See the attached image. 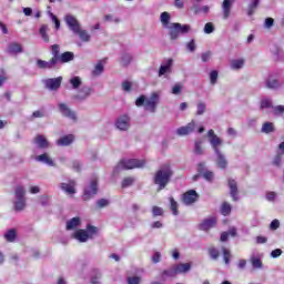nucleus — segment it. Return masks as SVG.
Wrapping results in <instances>:
<instances>
[{
  "instance_id": "nucleus-29",
  "label": "nucleus",
  "mask_w": 284,
  "mask_h": 284,
  "mask_svg": "<svg viewBox=\"0 0 284 284\" xmlns=\"http://www.w3.org/2000/svg\"><path fill=\"white\" fill-rule=\"evenodd\" d=\"M171 19H172V16H170L169 12L164 11L161 13L160 21H161L163 28H169Z\"/></svg>"
},
{
  "instance_id": "nucleus-14",
  "label": "nucleus",
  "mask_w": 284,
  "mask_h": 284,
  "mask_svg": "<svg viewBox=\"0 0 284 284\" xmlns=\"http://www.w3.org/2000/svg\"><path fill=\"white\" fill-rule=\"evenodd\" d=\"M115 125L118 130H121L122 132H125L130 128V116L128 115H121L118 118Z\"/></svg>"
},
{
  "instance_id": "nucleus-64",
  "label": "nucleus",
  "mask_w": 284,
  "mask_h": 284,
  "mask_svg": "<svg viewBox=\"0 0 284 284\" xmlns=\"http://www.w3.org/2000/svg\"><path fill=\"white\" fill-rule=\"evenodd\" d=\"M273 110H274V114H276V115L284 114V105L273 106Z\"/></svg>"
},
{
  "instance_id": "nucleus-36",
  "label": "nucleus",
  "mask_w": 284,
  "mask_h": 284,
  "mask_svg": "<svg viewBox=\"0 0 284 284\" xmlns=\"http://www.w3.org/2000/svg\"><path fill=\"white\" fill-rule=\"evenodd\" d=\"M196 108H197V110L195 112L196 116H203V114H205V112L207 110V104H205V102H199L196 104Z\"/></svg>"
},
{
  "instance_id": "nucleus-33",
  "label": "nucleus",
  "mask_w": 284,
  "mask_h": 284,
  "mask_svg": "<svg viewBox=\"0 0 284 284\" xmlns=\"http://www.w3.org/2000/svg\"><path fill=\"white\" fill-rule=\"evenodd\" d=\"M260 3H261V0H251L248 4V11H247L248 17H252V14L256 12V8H258Z\"/></svg>"
},
{
  "instance_id": "nucleus-41",
  "label": "nucleus",
  "mask_w": 284,
  "mask_h": 284,
  "mask_svg": "<svg viewBox=\"0 0 284 284\" xmlns=\"http://www.w3.org/2000/svg\"><path fill=\"white\" fill-rule=\"evenodd\" d=\"M16 200H26V189L23 186L16 187Z\"/></svg>"
},
{
  "instance_id": "nucleus-23",
  "label": "nucleus",
  "mask_w": 284,
  "mask_h": 284,
  "mask_svg": "<svg viewBox=\"0 0 284 284\" xmlns=\"http://www.w3.org/2000/svg\"><path fill=\"white\" fill-rule=\"evenodd\" d=\"M50 48L52 54L51 59L59 65V59L61 57V47L59 44H53Z\"/></svg>"
},
{
  "instance_id": "nucleus-9",
  "label": "nucleus",
  "mask_w": 284,
  "mask_h": 284,
  "mask_svg": "<svg viewBox=\"0 0 284 284\" xmlns=\"http://www.w3.org/2000/svg\"><path fill=\"white\" fill-rule=\"evenodd\" d=\"M92 94V88L83 85L80 88L77 94L73 95L75 101H85Z\"/></svg>"
},
{
  "instance_id": "nucleus-34",
  "label": "nucleus",
  "mask_w": 284,
  "mask_h": 284,
  "mask_svg": "<svg viewBox=\"0 0 284 284\" xmlns=\"http://www.w3.org/2000/svg\"><path fill=\"white\" fill-rule=\"evenodd\" d=\"M176 274H178V273H176V268H175V266L173 265L171 268L163 271V273H162V278H163V280H165V278H172V277L176 276Z\"/></svg>"
},
{
  "instance_id": "nucleus-46",
  "label": "nucleus",
  "mask_w": 284,
  "mask_h": 284,
  "mask_svg": "<svg viewBox=\"0 0 284 284\" xmlns=\"http://www.w3.org/2000/svg\"><path fill=\"white\" fill-rule=\"evenodd\" d=\"M270 108H274L272 105V100L268 99V98L262 99V101H261V110H266V109H270Z\"/></svg>"
},
{
  "instance_id": "nucleus-28",
  "label": "nucleus",
  "mask_w": 284,
  "mask_h": 284,
  "mask_svg": "<svg viewBox=\"0 0 284 284\" xmlns=\"http://www.w3.org/2000/svg\"><path fill=\"white\" fill-rule=\"evenodd\" d=\"M70 61H74V53L67 51L60 54L59 63H70Z\"/></svg>"
},
{
  "instance_id": "nucleus-30",
  "label": "nucleus",
  "mask_w": 284,
  "mask_h": 284,
  "mask_svg": "<svg viewBox=\"0 0 284 284\" xmlns=\"http://www.w3.org/2000/svg\"><path fill=\"white\" fill-rule=\"evenodd\" d=\"M4 239L8 243H14L17 240V230L11 229L4 233Z\"/></svg>"
},
{
  "instance_id": "nucleus-10",
  "label": "nucleus",
  "mask_w": 284,
  "mask_h": 284,
  "mask_svg": "<svg viewBox=\"0 0 284 284\" xmlns=\"http://www.w3.org/2000/svg\"><path fill=\"white\" fill-rule=\"evenodd\" d=\"M195 129H196V122H194V120H192L186 125L179 128L176 130V134L179 136H187V134H192V132H194Z\"/></svg>"
},
{
  "instance_id": "nucleus-3",
  "label": "nucleus",
  "mask_w": 284,
  "mask_h": 284,
  "mask_svg": "<svg viewBox=\"0 0 284 284\" xmlns=\"http://www.w3.org/2000/svg\"><path fill=\"white\" fill-rule=\"evenodd\" d=\"M159 103H161V92L151 93L150 98H145V95H141L136 99L135 105L138 108L144 106L146 112H151L154 114L156 112V108H159Z\"/></svg>"
},
{
  "instance_id": "nucleus-7",
  "label": "nucleus",
  "mask_w": 284,
  "mask_h": 284,
  "mask_svg": "<svg viewBox=\"0 0 284 284\" xmlns=\"http://www.w3.org/2000/svg\"><path fill=\"white\" fill-rule=\"evenodd\" d=\"M64 21H65L68 28L71 30V32H73V34H75V32H79V29L81 28V23L79 22L77 17H74L72 14H67L64 17Z\"/></svg>"
},
{
  "instance_id": "nucleus-20",
  "label": "nucleus",
  "mask_w": 284,
  "mask_h": 284,
  "mask_svg": "<svg viewBox=\"0 0 284 284\" xmlns=\"http://www.w3.org/2000/svg\"><path fill=\"white\" fill-rule=\"evenodd\" d=\"M173 266L175 267L176 274H186V272H190L192 270V264L190 263H180Z\"/></svg>"
},
{
  "instance_id": "nucleus-37",
  "label": "nucleus",
  "mask_w": 284,
  "mask_h": 284,
  "mask_svg": "<svg viewBox=\"0 0 284 284\" xmlns=\"http://www.w3.org/2000/svg\"><path fill=\"white\" fill-rule=\"evenodd\" d=\"M245 65V60L243 59H237V60H232L231 61V68L232 70H241Z\"/></svg>"
},
{
  "instance_id": "nucleus-6",
  "label": "nucleus",
  "mask_w": 284,
  "mask_h": 284,
  "mask_svg": "<svg viewBox=\"0 0 284 284\" xmlns=\"http://www.w3.org/2000/svg\"><path fill=\"white\" fill-rule=\"evenodd\" d=\"M99 192V180L97 178L92 179L84 187V192L82 195L83 201H90L93 196H97V193Z\"/></svg>"
},
{
  "instance_id": "nucleus-5",
  "label": "nucleus",
  "mask_w": 284,
  "mask_h": 284,
  "mask_svg": "<svg viewBox=\"0 0 284 284\" xmlns=\"http://www.w3.org/2000/svg\"><path fill=\"white\" fill-rule=\"evenodd\" d=\"M145 160L139 159H129V160H121L120 163L116 165L115 170H134L136 168H144Z\"/></svg>"
},
{
  "instance_id": "nucleus-42",
  "label": "nucleus",
  "mask_w": 284,
  "mask_h": 284,
  "mask_svg": "<svg viewBox=\"0 0 284 284\" xmlns=\"http://www.w3.org/2000/svg\"><path fill=\"white\" fill-rule=\"evenodd\" d=\"M120 63L121 65H124V67L130 65V63H132V54L130 53L122 54Z\"/></svg>"
},
{
  "instance_id": "nucleus-35",
  "label": "nucleus",
  "mask_w": 284,
  "mask_h": 284,
  "mask_svg": "<svg viewBox=\"0 0 284 284\" xmlns=\"http://www.w3.org/2000/svg\"><path fill=\"white\" fill-rule=\"evenodd\" d=\"M274 130H276L274 128V123H272V122H264L263 125H262V130L261 131L264 134H271V132H274Z\"/></svg>"
},
{
  "instance_id": "nucleus-56",
  "label": "nucleus",
  "mask_w": 284,
  "mask_h": 284,
  "mask_svg": "<svg viewBox=\"0 0 284 284\" xmlns=\"http://www.w3.org/2000/svg\"><path fill=\"white\" fill-rule=\"evenodd\" d=\"M152 214L153 216H163V209L161 206H153Z\"/></svg>"
},
{
  "instance_id": "nucleus-54",
  "label": "nucleus",
  "mask_w": 284,
  "mask_h": 284,
  "mask_svg": "<svg viewBox=\"0 0 284 284\" xmlns=\"http://www.w3.org/2000/svg\"><path fill=\"white\" fill-rule=\"evenodd\" d=\"M134 178H124L122 181V187H130V185L134 184Z\"/></svg>"
},
{
  "instance_id": "nucleus-61",
  "label": "nucleus",
  "mask_w": 284,
  "mask_h": 284,
  "mask_svg": "<svg viewBox=\"0 0 284 284\" xmlns=\"http://www.w3.org/2000/svg\"><path fill=\"white\" fill-rule=\"evenodd\" d=\"M104 21H113L114 23H120L121 19L114 18V16L112 14H106L104 16Z\"/></svg>"
},
{
  "instance_id": "nucleus-24",
  "label": "nucleus",
  "mask_w": 284,
  "mask_h": 284,
  "mask_svg": "<svg viewBox=\"0 0 284 284\" xmlns=\"http://www.w3.org/2000/svg\"><path fill=\"white\" fill-rule=\"evenodd\" d=\"M266 88H268L270 90H278V88H281V82L274 78V77H270L267 80H266Z\"/></svg>"
},
{
  "instance_id": "nucleus-25",
  "label": "nucleus",
  "mask_w": 284,
  "mask_h": 284,
  "mask_svg": "<svg viewBox=\"0 0 284 284\" xmlns=\"http://www.w3.org/2000/svg\"><path fill=\"white\" fill-rule=\"evenodd\" d=\"M36 161H39L40 163H45V165H50V168H54V161L51 160L48 153L36 156Z\"/></svg>"
},
{
  "instance_id": "nucleus-38",
  "label": "nucleus",
  "mask_w": 284,
  "mask_h": 284,
  "mask_svg": "<svg viewBox=\"0 0 284 284\" xmlns=\"http://www.w3.org/2000/svg\"><path fill=\"white\" fill-rule=\"evenodd\" d=\"M40 36L43 39V41H45V43L50 42V37L48 36V26L47 24H42L40 27Z\"/></svg>"
},
{
  "instance_id": "nucleus-15",
  "label": "nucleus",
  "mask_w": 284,
  "mask_h": 284,
  "mask_svg": "<svg viewBox=\"0 0 284 284\" xmlns=\"http://www.w3.org/2000/svg\"><path fill=\"white\" fill-rule=\"evenodd\" d=\"M229 187L233 201H239V184L234 179H229Z\"/></svg>"
},
{
  "instance_id": "nucleus-44",
  "label": "nucleus",
  "mask_w": 284,
  "mask_h": 284,
  "mask_svg": "<svg viewBox=\"0 0 284 284\" xmlns=\"http://www.w3.org/2000/svg\"><path fill=\"white\" fill-rule=\"evenodd\" d=\"M231 212L232 205H230V203L227 202H224L221 207V213L223 214V216H230Z\"/></svg>"
},
{
  "instance_id": "nucleus-63",
  "label": "nucleus",
  "mask_w": 284,
  "mask_h": 284,
  "mask_svg": "<svg viewBox=\"0 0 284 284\" xmlns=\"http://www.w3.org/2000/svg\"><path fill=\"white\" fill-rule=\"evenodd\" d=\"M197 172L200 174H203V172H207V168L205 166V162H200L197 164Z\"/></svg>"
},
{
  "instance_id": "nucleus-57",
  "label": "nucleus",
  "mask_w": 284,
  "mask_h": 284,
  "mask_svg": "<svg viewBox=\"0 0 284 284\" xmlns=\"http://www.w3.org/2000/svg\"><path fill=\"white\" fill-rule=\"evenodd\" d=\"M183 90V84L175 83L172 88V94H181V91Z\"/></svg>"
},
{
  "instance_id": "nucleus-1",
  "label": "nucleus",
  "mask_w": 284,
  "mask_h": 284,
  "mask_svg": "<svg viewBox=\"0 0 284 284\" xmlns=\"http://www.w3.org/2000/svg\"><path fill=\"white\" fill-rule=\"evenodd\" d=\"M207 136L210 145L216 156V166L220 168V170H225L227 168V159L225 158V154H223V152L221 151V148L223 146V139L216 135V133H214V130L212 129L209 130Z\"/></svg>"
},
{
  "instance_id": "nucleus-31",
  "label": "nucleus",
  "mask_w": 284,
  "mask_h": 284,
  "mask_svg": "<svg viewBox=\"0 0 284 284\" xmlns=\"http://www.w3.org/2000/svg\"><path fill=\"white\" fill-rule=\"evenodd\" d=\"M69 83L72 87V90H79L83 83L80 77H73L69 80Z\"/></svg>"
},
{
  "instance_id": "nucleus-62",
  "label": "nucleus",
  "mask_w": 284,
  "mask_h": 284,
  "mask_svg": "<svg viewBox=\"0 0 284 284\" xmlns=\"http://www.w3.org/2000/svg\"><path fill=\"white\" fill-rule=\"evenodd\" d=\"M122 90L124 92H130V90H132V83L130 81H124L122 83Z\"/></svg>"
},
{
  "instance_id": "nucleus-12",
  "label": "nucleus",
  "mask_w": 284,
  "mask_h": 284,
  "mask_svg": "<svg viewBox=\"0 0 284 284\" xmlns=\"http://www.w3.org/2000/svg\"><path fill=\"white\" fill-rule=\"evenodd\" d=\"M199 201V193L194 190H190L189 192L184 193L183 195V203L184 205H192V203H196Z\"/></svg>"
},
{
  "instance_id": "nucleus-26",
  "label": "nucleus",
  "mask_w": 284,
  "mask_h": 284,
  "mask_svg": "<svg viewBox=\"0 0 284 284\" xmlns=\"http://www.w3.org/2000/svg\"><path fill=\"white\" fill-rule=\"evenodd\" d=\"M73 141H74V135L72 134L64 135L57 141V145H60V146L71 145Z\"/></svg>"
},
{
  "instance_id": "nucleus-22",
  "label": "nucleus",
  "mask_w": 284,
  "mask_h": 284,
  "mask_svg": "<svg viewBox=\"0 0 284 284\" xmlns=\"http://www.w3.org/2000/svg\"><path fill=\"white\" fill-rule=\"evenodd\" d=\"M73 237L77 239L80 243H87L88 239H90V234H88V231L85 230H78Z\"/></svg>"
},
{
  "instance_id": "nucleus-2",
  "label": "nucleus",
  "mask_w": 284,
  "mask_h": 284,
  "mask_svg": "<svg viewBox=\"0 0 284 284\" xmlns=\"http://www.w3.org/2000/svg\"><path fill=\"white\" fill-rule=\"evenodd\" d=\"M174 172L170 168V164L162 165L154 174L153 176V183L154 185H158V192H161V190H165L168 187V184L172 180Z\"/></svg>"
},
{
  "instance_id": "nucleus-27",
  "label": "nucleus",
  "mask_w": 284,
  "mask_h": 284,
  "mask_svg": "<svg viewBox=\"0 0 284 284\" xmlns=\"http://www.w3.org/2000/svg\"><path fill=\"white\" fill-rule=\"evenodd\" d=\"M172 59H169L165 64H162L159 70V77H163V74H168V72H172Z\"/></svg>"
},
{
  "instance_id": "nucleus-59",
  "label": "nucleus",
  "mask_w": 284,
  "mask_h": 284,
  "mask_svg": "<svg viewBox=\"0 0 284 284\" xmlns=\"http://www.w3.org/2000/svg\"><path fill=\"white\" fill-rule=\"evenodd\" d=\"M87 234H89V239H92V236H94V234H97V227L89 225L87 227Z\"/></svg>"
},
{
  "instance_id": "nucleus-58",
  "label": "nucleus",
  "mask_w": 284,
  "mask_h": 284,
  "mask_svg": "<svg viewBox=\"0 0 284 284\" xmlns=\"http://www.w3.org/2000/svg\"><path fill=\"white\" fill-rule=\"evenodd\" d=\"M97 205L98 207H108V205H110V201L105 199H100L97 201Z\"/></svg>"
},
{
  "instance_id": "nucleus-53",
  "label": "nucleus",
  "mask_w": 284,
  "mask_h": 284,
  "mask_svg": "<svg viewBox=\"0 0 284 284\" xmlns=\"http://www.w3.org/2000/svg\"><path fill=\"white\" fill-rule=\"evenodd\" d=\"M202 176L203 179H205V181H209L210 183L214 181V173L212 171L203 172Z\"/></svg>"
},
{
  "instance_id": "nucleus-50",
  "label": "nucleus",
  "mask_w": 284,
  "mask_h": 284,
  "mask_svg": "<svg viewBox=\"0 0 284 284\" xmlns=\"http://www.w3.org/2000/svg\"><path fill=\"white\" fill-rule=\"evenodd\" d=\"M223 256H224V262L226 265H230V258H232V254L230 253V250L226 247H222Z\"/></svg>"
},
{
  "instance_id": "nucleus-43",
  "label": "nucleus",
  "mask_w": 284,
  "mask_h": 284,
  "mask_svg": "<svg viewBox=\"0 0 284 284\" xmlns=\"http://www.w3.org/2000/svg\"><path fill=\"white\" fill-rule=\"evenodd\" d=\"M202 145H203L202 141H196L194 144V154H196L197 156L205 154Z\"/></svg>"
},
{
  "instance_id": "nucleus-39",
  "label": "nucleus",
  "mask_w": 284,
  "mask_h": 284,
  "mask_svg": "<svg viewBox=\"0 0 284 284\" xmlns=\"http://www.w3.org/2000/svg\"><path fill=\"white\" fill-rule=\"evenodd\" d=\"M251 263L255 270H261L263 267V262L261 257H256L255 255L251 256Z\"/></svg>"
},
{
  "instance_id": "nucleus-8",
  "label": "nucleus",
  "mask_w": 284,
  "mask_h": 284,
  "mask_svg": "<svg viewBox=\"0 0 284 284\" xmlns=\"http://www.w3.org/2000/svg\"><path fill=\"white\" fill-rule=\"evenodd\" d=\"M36 65L39 70H57V68H59V64L55 63L53 59H50L49 61L38 59Z\"/></svg>"
},
{
  "instance_id": "nucleus-52",
  "label": "nucleus",
  "mask_w": 284,
  "mask_h": 284,
  "mask_svg": "<svg viewBox=\"0 0 284 284\" xmlns=\"http://www.w3.org/2000/svg\"><path fill=\"white\" fill-rule=\"evenodd\" d=\"M214 30H216V29L214 28V23H212V22H207L204 26V33L205 34H212V32H214Z\"/></svg>"
},
{
  "instance_id": "nucleus-51",
  "label": "nucleus",
  "mask_w": 284,
  "mask_h": 284,
  "mask_svg": "<svg viewBox=\"0 0 284 284\" xmlns=\"http://www.w3.org/2000/svg\"><path fill=\"white\" fill-rule=\"evenodd\" d=\"M210 80H211L212 85H216V81H219V71H216V70L211 71Z\"/></svg>"
},
{
  "instance_id": "nucleus-11",
  "label": "nucleus",
  "mask_w": 284,
  "mask_h": 284,
  "mask_svg": "<svg viewBox=\"0 0 284 284\" xmlns=\"http://www.w3.org/2000/svg\"><path fill=\"white\" fill-rule=\"evenodd\" d=\"M61 81H63L62 77L58 78H49L43 81L47 90H59L61 88Z\"/></svg>"
},
{
  "instance_id": "nucleus-40",
  "label": "nucleus",
  "mask_w": 284,
  "mask_h": 284,
  "mask_svg": "<svg viewBox=\"0 0 284 284\" xmlns=\"http://www.w3.org/2000/svg\"><path fill=\"white\" fill-rule=\"evenodd\" d=\"M75 34H79L81 41H84L85 43H88V41H90L91 36L90 33H88V31L83 30V29H79V32H75Z\"/></svg>"
},
{
  "instance_id": "nucleus-18",
  "label": "nucleus",
  "mask_w": 284,
  "mask_h": 284,
  "mask_svg": "<svg viewBox=\"0 0 284 284\" xmlns=\"http://www.w3.org/2000/svg\"><path fill=\"white\" fill-rule=\"evenodd\" d=\"M7 52L9 54H21L23 47L19 42H11L7 48Z\"/></svg>"
},
{
  "instance_id": "nucleus-16",
  "label": "nucleus",
  "mask_w": 284,
  "mask_h": 284,
  "mask_svg": "<svg viewBox=\"0 0 284 284\" xmlns=\"http://www.w3.org/2000/svg\"><path fill=\"white\" fill-rule=\"evenodd\" d=\"M234 0H224L222 3V12L223 19H230V14H232V4Z\"/></svg>"
},
{
  "instance_id": "nucleus-19",
  "label": "nucleus",
  "mask_w": 284,
  "mask_h": 284,
  "mask_svg": "<svg viewBox=\"0 0 284 284\" xmlns=\"http://www.w3.org/2000/svg\"><path fill=\"white\" fill-rule=\"evenodd\" d=\"M34 143H36V145H38V148H40V150H45V149L50 148V142H48V140L43 135L36 136Z\"/></svg>"
},
{
  "instance_id": "nucleus-32",
  "label": "nucleus",
  "mask_w": 284,
  "mask_h": 284,
  "mask_svg": "<svg viewBox=\"0 0 284 284\" xmlns=\"http://www.w3.org/2000/svg\"><path fill=\"white\" fill-rule=\"evenodd\" d=\"M81 225V219L73 217L67 222V230H74V227H79Z\"/></svg>"
},
{
  "instance_id": "nucleus-48",
  "label": "nucleus",
  "mask_w": 284,
  "mask_h": 284,
  "mask_svg": "<svg viewBox=\"0 0 284 284\" xmlns=\"http://www.w3.org/2000/svg\"><path fill=\"white\" fill-rule=\"evenodd\" d=\"M14 209L17 212H21L22 210H26V200H17L14 202Z\"/></svg>"
},
{
  "instance_id": "nucleus-49",
  "label": "nucleus",
  "mask_w": 284,
  "mask_h": 284,
  "mask_svg": "<svg viewBox=\"0 0 284 284\" xmlns=\"http://www.w3.org/2000/svg\"><path fill=\"white\" fill-rule=\"evenodd\" d=\"M273 165H275V168H281V165H283V154L277 153L274 159H273Z\"/></svg>"
},
{
  "instance_id": "nucleus-47",
  "label": "nucleus",
  "mask_w": 284,
  "mask_h": 284,
  "mask_svg": "<svg viewBox=\"0 0 284 284\" xmlns=\"http://www.w3.org/2000/svg\"><path fill=\"white\" fill-rule=\"evenodd\" d=\"M103 70H104L103 62H98L93 70V75L99 77L100 74H103Z\"/></svg>"
},
{
  "instance_id": "nucleus-13",
  "label": "nucleus",
  "mask_w": 284,
  "mask_h": 284,
  "mask_svg": "<svg viewBox=\"0 0 284 284\" xmlns=\"http://www.w3.org/2000/svg\"><path fill=\"white\" fill-rule=\"evenodd\" d=\"M58 108L63 116H67V119H71L72 121H77V113H74V111H71L68 108V104L60 103V104H58Z\"/></svg>"
},
{
  "instance_id": "nucleus-55",
  "label": "nucleus",
  "mask_w": 284,
  "mask_h": 284,
  "mask_svg": "<svg viewBox=\"0 0 284 284\" xmlns=\"http://www.w3.org/2000/svg\"><path fill=\"white\" fill-rule=\"evenodd\" d=\"M209 254H210L211 258H213V261H216V258H219V256H220L219 250H216L214 247L209 248Z\"/></svg>"
},
{
  "instance_id": "nucleus-21",
  "label": "nucleus",
  "mask_w": 284,
  "mask_h": 284,
  "mask_svg": "<svg viewBox=\"0 0 284 284\" xmlns=\"http://www.w3.org/2000/svg\"><path fill=\"white\" fill-rule=\"evenodd\" d=\"M74 185H77V183L74 181H70L69 183H61L60 187L61 190H63V192H65L67 194H75L77 190H74Z\"/></svg>"
},
{
  "instance_id": "nucleus-45",
  "label": "nucleus",
  "mask_w": 284,
  "mask_h": 284,
  "mask_svg": "<svg viewBox=\"0 0 284 284\" xmlns=\"http://www.w3.org/2000/svg\"><path fill=\"white\" fill-rule=\"evenodd\" d=\"M171 211L174 216H179V203L174 200V197H170Z\"/></svg>"
},
{
  "instance_id": "nucleus-4",
  "label": "nucleus",
  "mask_w": 284,
  "mask_h": 284,
  "mask_svg": "<svg viewBox=\"0 0 284 284\" xmlns=\"http://www.w3.org/2000/svg\"><path fill=\"white\" fill-rule=\"evenodd\" d=\"M169 37L171 41H176L179 39L180 34H187L190 30H192V27L190 24H181L179 22H172L169 27Z\"/></svg>"
},
{
  "instance_id": "nucleus-60",
  "label": "nucleus",
  "mask_w": 284,
  "mask_h": 284,
  "mask_svg": "<svg viewBox=\"0 0 284 284\" xmlns=\"http://www.w3.org/2000/svg\"><path fill=\"white\" fill-rule=\"evenodd\" d=\"M128 284H141V277L139 276L128 277Z\"/></svg>"
},
{
  "instance_id": "nucleus-17",
  "label": "nucleus",
  "mask_w": 284,
  "mask_h": 284,
  "mask_svg": "<svg viewBox=\"0 0 284 284\" xmlns=\"http://www.w3.org/2000/svg\"><path fill=\"white\" fill-rule=\"evenodd\" d=\"M216 225V217H209L205 219L201 224H200V230L203 232H207V230H212Z\"/></svg>"
}]
</instances>
